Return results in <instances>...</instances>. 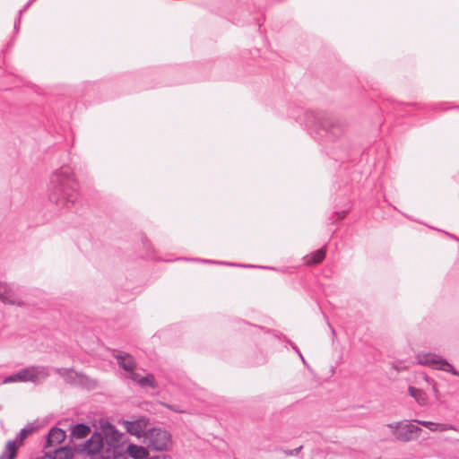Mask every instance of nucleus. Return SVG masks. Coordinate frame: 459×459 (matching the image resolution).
I'll return each instance as SVG.
<instances>
[{
    "label": "nucleus",
    "instance_id": "obj_11",
    "mask_svg": "<svg viewBox=\"0 0 459 459\" xmlns=\"http://www.w3.org/2000/svg\"><path fill=\"white\" fill-rule=\"evenodd\" d=\"M85 449L91 455H100L102 457H105L102 454L104 442L100 434L91 436V437L87 441Z\"/></svg>",
    "mask_w": 459,
    "mask_h": 459
},
{
    "label": "nucleus",
    "instance_id": "obj_24",
    "mask_svg": "<svg viewBox=\"0 0 459 459\" xmlns=\"http://www.w3.org/2000/svg\"><path fill=\"white\" fill-rule=\"evenodd\" d=\"M294 349H295V351L298 352L299 356L300 357V359H301V360H302L303 364H304L305 366H307V361L305 360V359H304V357L302 356V354L300 353V351H299L297 348H294Z\"/></svg>",
    "mask_w": 459,
    "mask_h": 459
},
{
    "label": "nucleus",
    "instance_id": "obj_12",
    "mask_svg": "<svg viewBox=\"0 0 459 459\" xmlns=\"http://www.w3.org/2000/svg\"><path fill=\"white\" fill-rule=\"evenodd\" d=\"M66 437L65 432L58 428H53L50 429L47 436V442L45 447L56 446L61 444Z\"/></svg>",
    "mask_w": 459,
    "mask_h": 459
},
{
    "label": "nucleus",
    "instance_id": "obj_16",
    "mask_svg": "<svg viewBox=\"0 0 459 459\" xmlns=\"http://www.w3.org/2000/svg\"><path fill=\"white\" fill-rule=\"evenodd\" d=\"M17 445L13 440H9L6 444L5 450L0 455V459H14L17 454Z\"/></svg>",
    "mask_w": 459,
    "mask_h": 459
},
{
    "label": "nucleus",
    "instance_id": "obj_10",
    "mask_svg": "<svg viewBox=\"0 0 459 459\" xmlns=\"http://www.w3.org/2000/svg\"><path fill=\"white\" fill-rule=\"evenodd\" d=\"M126 430L132 434L135 435L137 437H145L148 429H147V422L144 419H139L137 420L134 421H126Z\"/></svg>",
    "mask_w": 459,
    "mask_h": 459
},
{
    "label": "nucleus",
    "instance_id": "obj_1",
    "mask_svg": "<svg viewBox=\"0 0 459 459\" xmlns=\"http://www.w3.org/2000/svg\"><path fill=\"white\" fill-rule=\"evenodd\" d=\"M79 195V185L70 167H61L52 173L48 185V198L52 204L59 209H71Z\"/></svg>",
    "mask_w": 459,
    "mask_h": 459
},
{
    "label": "nucleus",
    "instance_id": "obj_21",
    "mask_svg": "<svg viewBox=\"0 0 459 459\" xmlns=\"http://www.w3.org/2000/svg\"><path fill=\"white\" fill-rule=\"evenodd\" d=\"M172 411L182 412L183 410L181 409V406L179 403H164Z\"/></svg>",
    "mask_w": 459,
    "mask_h": 459
},
{
    "label": "nucleus",
    "instance_id": "obj_15",
    "mask_svg": "<svg viewBox=\"0 0 459 459\" xmlns=\"http://www.w3.org/2000/svg\"><path fill=\"white\" fill-rule=\"evenodd\" d=\"M128 455L134 459H149L148 449L136 445H129L127 446Z\"/></svg>",
    "mask_w": 459,
    "mask_h": 459
},
{
    "label": "nucleus",
    "instance_id": "obj_2",
    "mask_svg": "<svg viewBox=\"0 0 459 459\" xmlns=\"http://www.w3.org/2000/svg\"><path fill=\"white\" fill-rule=\"evenodd\" d=\"M114 357L120 368L123 369V377L132 380L142 388H156L157 383L153 375L145 373L142 375L138 372L137 364L134 357L128 353L117 352Z\"/></svg>",
    "mask_w": 459,
    "mask_h": 459
},
{
    "label": "nucleus",
    "instance_id": "obj_3",
    "mask_svg": "<svg viewBox=\"0 0 459 459\" xmlns=\"http://www.w3.org/2000/svg\"><path fill=\"white\" fill-rule=\"evenodd\" d=\"M307 117L306 123L308 126L315 125L318 126L325 134L332 135L333 137H338L344 133L347 125L346 122L341 118L333 116H318L313 112H306Z\"/></svg>",
    "mask_w": 459,
    "mask_h": 459
},
{
    "label": "nucleus",
    "instance_id": "obj_14",
    "mask_svg": "<svg viewBox=\"0 0 459 459\" xmlns=\"http://www.w3.org/2000/svg\"><path fill=\"white\" fill-rule=\"evenodd\" d=\"M91 432V428L84 424V423H79L74 425L71 429V438L72 439H82L86 437Z\"/></svg>",
    "mask_w": 459,
    "mask_h": 459
},
{
    "label": "nucleus",
    "instance_id": "obj_7",
    "mask_svg": "<svg viewBox=\"0 0 459 459\" xmlns=\"http://www.w3.org/2000/svg\"><path fill=\"white\" fill-rule=\"evenodd\" d=\"M393 429V433L398 440L408 442L420 437L421 429L409 421H400L397 423L388 424Z\"/></svg>",
    "mask_w": 459,
    "mask_h": 459
},
{
    "label": "nucleus",
    "instance_id": "obj_13",
    "mask_svg": "<svg viewBox=\"0 0 459 459\" xmlns=\"http://www.w3.org/2000/svg\"><path fill=\"white\" fill-rule=\"evenodd\" d=\"M418 424L429 429L433 432H443L449 429H453V426L446 423H436L428 420H415Z\"/></svg>",
    "mask_w": 459,
    "mask_h": 459
},
{
    "label": "nucleus",
    "instance_id": "obj_25",
    "mask_svg": "<svg viewBox=\"0 0 459 459\" xmlns=\"http://www.w3.org/2000/svg\"><path fill=\"white\" fill-rule=\"evenodd\" d=\"M204 262H205V263H211V261H209V260H204Z\"/></svg>",
    "mask_w": 459,
    "mask_h": 459
},
{
    "label": "nucleus",
    "instance_id": "obj_4",
    "mask_svg": "<svg viewBox=\"0 0 459 459\" xmlns=\"http://www.w3.org/2000/svg\"><path fill=\"white\" fill-rule=\"evenodd\" d=\"M49 375V368L46 366H30L4 377L3 383L32 382L34 384H40L45 381Z\"/></svg>",
    "mask_w": 459,
    "mask_h": 459
},
{
    "label": "nucleus",
    "instance_id": "obj_9",
    "mask_svg": "<svg viewBox=\"0 0 459 459\" xmlns=\"http://www.w3.org/2000/svg\"><path fill=\"white\" fill-rule=\"evenodd\" d=\"M55 372L71 385L79 386L82 373L67 368H56Z\"/></svg>",
    "mask_w": 459,
    "mask_h": 459
},
{
    "label": "nucleus",
    "instance_id": "obj_8",
    "mask_svg": "<svg viewBox=\"0 0 459 459\" xmlns=\"http://www.w3.org/2000/svg\"><path fill=\"white\" fill-rule=\"evenodd\" d=\"M0 299L3 303L9 305L22 306V299L17 293V289L6 282L0 281Z\"/></svg>",
    "mask_w": 459,
    "mask_h": 459
},
{
    "label": "nucleus",
    "instance_id": "obj_6",
    "mask_svg": "<svg viewBox=\"0 0 459 459\" xmlns=\"http://www.w3.org/2000/svg\"><path fill=\"white\" fill-rule=\"evenodd\" d=\"M416 363L435 369L450 372L455 376H459V372L455 370L450 363L436 353H418L416 355Z\"/></svg>",
    "mask_w": 459,
    "mask_h": 459
},
{
    "label": "nucleus",
    "instance_id": "obj_20",
    "mask_svg": "<svg viewBox=\"0 0 459 459\" xmlns=\"http://www.w3.org/2000/svg\"><path fill=\"white\" fill-rule=\"evenodd\" d=\"M35 430V428L32 425H27L25 428L22 429L17 435V439L20 441V443H22V441L33 431Z\"/></svg>",
    "mask_w": 459,
    "mask_h": 459
},
{
    "label": "nucleus",
    "instance_id": "obj_18",
    "mask_svg": "<svg viewBox=\"0 0 459 459\" xmlns=\"http://www.w3.org/2000/svg\"><path fill=\"white\" fill-rule=\"evenodd\" d=\"M325 256V248L322 247L315 252H313L307 259V264L308 265L319 264L324 260Z\"/></svg>",
    "mask_w": 459,
    "mask_h": 459
},
{
    "label": "nucleus",
    "instance_id": "obj_22",
    "mask_svg": "<svg viewBox=\"0 0 459 459\" xmlns=\"http://www.w3.org/2000/svg\"><path fill=\"white\" fill-rule=\"evenodd\" d=\"M302 447H303V446H299V447H297V448H295V449H292V450H285V451H284V454H285L286 455H290V456L297 455L300 452V450L302 449Z\"/></svg>",
    "mask_w": 459,
    "mask_h": 459
},
{
    "label": "nucleus",
    "instance_id": "obj_19",
    "mask_svg": "<svg viewBox=\"0 0 459 459\" xmlns=\"http://www.w3.org/2000/svg\"><path fill=\"white\" fill-rule=\"evenodd\" d=\"M54 454L52 459H70L72 457L71 450L66 447L55 448Z\"/></svg>",
    "mask_w": 459,
    "mask_h": 459
},
{
    "label": "nucleus",
    "instance_id": "obj_23",
    "mask_svg": "<svg viewBox=\"0 0 459 459\" xmlns=\"http://www.w3.org/2000/svg\"><path fill=\"white\" fill-rule=\"evenodd\" d=\"M410 393H411V396H413L414 398L418 399L420 391L419 389H416V388H413V387H410Z\"/></svg>",
    "mask_w": 459,
    "mask_h": 459
},
{
    "label": "nucleus",
    "instance_id": "obj_17",
    "mask_svg": "<svg viewBox=\"0 0 459 459\" xmlns=\"http://www.w3.org/2000/svg\"><path fill=\"white\" fill-rule=\"evenodd\" d=\"M79 386L86 390H94L99 386L98 381L82 373Z\"/></svg>",
    "mask_w": 459,
    "mask_h": 459
},
{
    "label": "nucleus",
    "instance_id": "obj_5",
    "mask_svg": "<svg viewBox=\"0 0 459 459\" xmlns=\"http://www.w3.org/2000/svg\"><path fill=\"white\" fill-rule=\"evenodd\" d=\"M144 443L149 449L153 451H164L171 445V436L165 429H148L144 437Z\"/></svg>",
    "mask_w": 459,
    "mask_h": 459
}]
</instances>
